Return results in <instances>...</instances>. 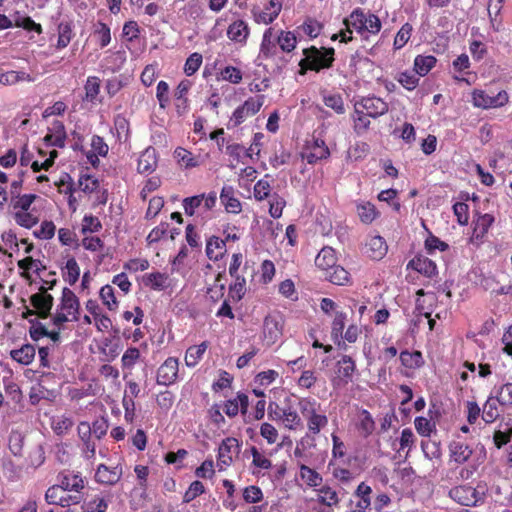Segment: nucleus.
I'll return each mask as SVG.
<instances>
[{
  "label": "nucleus",
  "instance_id": "17",
  "mask_svg": "<svg viewBox=\"0 0 512 512\" xmlns=\"http://www.w3.org/2000/svg\"><path fill=\"white\" fill-rule=\"evenodd\" d=\"M329 156L330 150L328 146L324 140L319 138L307 143L302 153L303 159L309 164H315L320 160L327 159Z\"/></svg>",
  "mask_w": 512,
  "mask_h": 512
},
{
  "label": "nucleus",
  "instance_id": "15",
  "mask_svg": "<svg viewBox=\"0 0 512 512\" xmlns=\"http://www.w3.org/2000/svg\"><path fill=\"white\" fill-rule=\"evenodd\" d=\"M494 220V217L489 213L476 216L472 222V233L469 238L470 243L475 246L482 244Z\"/></svg>",
  "mask_w": 512,
  "mask_h": 512
},
{
  "label": "nucleus",
  "instance_id": "18",
  "mask_svg": "<svg viewBox=\"0 0 512 512\" xmlns=\"http://www.w3.org/2000/svg\"><path fill=\"white\" fill-rule=\"evenodd\" d=\"M226 35L231 42L243 47L250 35L249 25L243 19H236L228 25Z\"/></svg>",
  "mask_w": 512,
  "mask_h": 512
},
{
  "label": "nucleus",
  "instance_id": "61",
  "mask_svg": "<svg viewBox=\"0 0 512 512\" xmlns=\"http://www.w3.org/2000/svg\"><path fill=\"white\" fill-rule=\"evenodd\" d=\"M73 426V420L65 415L54 417L52 420V429L57 435L67 433Z\"/></svg>",
  "mask_w": 512,
  "mask_h": 512
},
{
  "label": "nucleus",
  "instance_id": "41",
  "mask_svg": "<svg viewBox=\"0 0 512 512\" xmlns=\"http://www.w3.org/2000/svg\"><path fill=\"white\" fill-rule=\"evenodd\" d=\"M248 408V397L245 394H239L236 398L228 400L224 405V412L229 417H234L241 410L243 413Z\"/></svg>",
  "mask_w": 512,
  "mask_h": 512
},
{
  "label": "nucleus",
  "instance_id": "28",
  "mask_svg": "<svg viewBox=\"0 0 512 512\" xmlns=\"http://www.w3.org/2000/svg\"><path fill=\"white\" fill-rule=\"evenodd\" d=\"M192 87V82L188 79L180 81L174 92L175 106L178 114H184L188 111L189 101L187 94Z\"/></svg>",
  "mask_w": 512,
  "mask_h": 512
},
{
  "label": "nucleus",
  "instance_id": "51",
  "mask_svg": "<svg viewBox=\"0 0 512 512\" xmlns=\"http://www.w3.org/2000/svg\"><path fill=\"white\" fill-rule=\"evenodd\" d=\"M353 123H354V131L360 135L365 133L370 126V118H372L367 113H360V109L356 108L354 106V113H353Z\"/></svg>",
  "mask_w": 512,
  "mask_h": 512
},
{
  "label": "nucleus",
  "instance_id": "13",
  "mask_svg": "<svg viewBox=\"0 0 512 512\" xmlns=\"http://www.w3.org/2000/svg\"><path fill=\"white\" fill-rule=\"evenodd\" d=\"M85 309L87 313L91 314L93 324L98 332L106 333L112 328L113 322L111 318L103 311L96 300H87L85 302Z\"/></svg>",
  "mask_w": 512,
  "mask_h": 512
},
{
  "label": "nucleus",
  "instance_id": "48",
  "mask_svg": "<svg viewBox=\"0 0 512 512\" xmlns=\"http://www.w3.org/2000/svg\"><path fill=\"white\" fill-rule=\"evenodd\" d=\"M301 480L310 487H318L322 483V476L314 469L302 464L299 467Z\"/></svg>",
  "mask_w": 512,
  "mask_h": 512
},
{
  "label": "nucleus",
  "instance_id": "19",
  "mask_svg": "<svg viewBox=\"0 0 512 512\" xmlns=\"http://www.w3.org/2000/svg\"><path fill=\"white\" fill-rule=\"evenodd\" d=\"M239 448L238 440L235 438H226L222 441L218 449L217 466L220 470H225L233 462V457Z\"/></svg>",
  "mask_w": 512,
  "mask_h": 512
},
{
  "label": "nucleus",
  "instance_id": "46",
  "mask_svg": "<svg viewBox=\"0 0 512 512\" xmlns=\"http://www.w3.org/2000/svg\"><path fill=\"white\" fill-rule=\"evenodd\" d=\"M34 78L24 71H7L0 74V83L3 85H15L19 82H33Z\"/></svg>",
  "mask_w": 512,
  "mask_h": 512
},
{
  "label": "nucleus",
  "instance_id": "6",
  "mask_svg": "<svg viewBox=\"0 0 512 512\" xmlns=\"http://www.w3.org/2000/svg\"><path fill=\"white\" fill-rule=\"evenodd\" d=\"M305 58L302 59L299 63L302 73L306 70H315L319 71L323 68H328L334 58V49H317L312 47L310 49L304 50Z\"/></svg>",
  "mask_w": 512,
  "mask_h": 512
},
{
  "label": "nucleus",
  "instance_id": "57",
  "mask_svg": "<svg viewBox=\"0 0 512 512\" xmlns=\"http://www.w3.org/2000/svg\"><path fill=\"white\" fill-rule=\"evenodd\" d=\"M286 206L285 199L279 194H272L269 198V214L272 218L278 219L282 216L283 209Z\"/></svg>",
  "mask_w": 512,
  "mask_h": 512
},
{
  "label": "nucleus",
  "instance_id": "5",
  "mask_svg": "<svg viewBox=\"0 0 512 512\" xmlns=\"http://www.w3.org/2000/svg\"><path fill=\"white\" fill-rule=\"evenodd\" d=\"M217 196L215 192L199 194L184 198L182 206L187 216L204 218L205 214L216 205Z\"/></svg>",
  "mask_w": 512,
  "mask_h": 512
},
{
  "label": "nucleus",
  "instance_id": "55",
  "mask_svg": "<svg viewBox=\"0 0 512 512\" xmlns=\"http://www.w3.org/2000/svg\"><path fill=\"white\" fill-rule=\"evenodd\" d=\"M498 401L492 397L488 398L483 407L482 418L486 423L494 422L499 416Z\"/></svg>",
  "mask_w": 512,
  "mask_h": 512
},
{
  "label": "nucleus",
  "instance_id": "43",
  "mask_svg": "<svg viewBox=\"0 0 512 512\" xmlns=\"http://www.w3.org/2000/svg\"><path fill=\"white\" fill-rule=\"evenodd\" d=\"M226 252V244L219 237H211L206 244V255L210 260L217 261Z\"/></svg>",
  "mask_w": 512,
  "mask_h": 512
},
{
  "label": "nucleus",
  "instance_id": "45",
  "mask_svg": "<svg viewBox=\"0 0 512 512\" xmlns=\"http://www.w3.org/2000/svg\"><path fill=\"white\" fill-rule=\"evenodd\" d=\"M99 298L108 311L116 312L118 310L119 302L111 285H105L100 289Z\"/></svg>",
  "mask_w": 512,
  "mask_h": 512
},
{
  "label": "nucleus",
  "instance_id": "62",
  "mask_svg": "<svg viewBox=\"0 0 512 512\" xmlns=\"http://www.w3.org/2000/svg\"><path fill=\"white\" fill-rule=\"evenodd\" d=\"M94 36L101 48L108 46L111 42L110 28L102 22H99L94 30Z\"/></svg>",
  "mask_w": 512,
  "mask_h": 512
},
{
  "label": "nucleus",
  "instance_id": "47",
  "mask_svg": "<svg viewBox=\"0 0 512 512\" xmlns=\"http://www.w3.org/2000/svg\"><path fill=\"white\" fill-rule=\"evenodd\" d=\"M325 278L335 285H345L350 282L349 272L339 265L325 272Z\"/></svg>",
  "mask_w": 512,
  "mask_h": 512
},
{
  "label": "nucleus",
  "instance_id": "7",
  "mask_svg": "<svg viewBox=\"0 0 512 512\" xmlns=\"http://www.w3.org/2000/svg\"><path fill=\"white\" fill-rule=\"evenodd\" d=\"M356 371L355 361L348 355H343L335 365L334 376L331 383L334 389L344 388L353 379Z\"/></svg>",
  "mask_w": 512,
  "mask_h": 512
},
{
  "label": "nucleus",
  "instance_id": "34",
  "mask_svg": "<svg viewBox=\"0 0 512 512\" xmlns=\"http://www.w3.org/2000/svg\"><path fill=\"white\" fill-rule=\"evenodd\" d=\"M337 258L334 249L324 247L315 258V265L324 273L331 270L336 265Z\"/></svg>",
  "mask_w": 512,
  "mask_h": 512
},
{
  "label": "nucleus",
  "instance_id": "35",
  "mask_svg": "<svg viewBox=\"0 0 512 512\" xmlns=\"http://www.w3.org/2000/svg\"><path fill=\"white\" fill-rule=\"evenodd\" d=\"M409 266H411L415 271L427 277H432L437 274L436 264L424 256H417L413 258L410 261Z\"/></svg>",
  "mask_w": 512,
  "mask_h": 512
},
{
  "label": "nucleus",
  "instance_id": "60",
  "mask_svg": "<svg viewBox=\"0 0 512 512\" xmlns=\"http://www.w3.org/2000/svg\"><path fill=\"white\" fill-rule=\"evenodd\" d=\"M277 42L284 52H291L297 44L296 36L291 31H281L277 37Z\"/></svg>",
  "mask_w": 512,
  "mask_h": 512
},
{
  "label": "nucleus",
  "instance_id": "56",
  "mask_svg": "<svg viewBox=\"0 0 512 512\" xmlns=\"http://www.w3.org/2000/svg\"><path fill=\"white\" fill-rule=\"evenodd\" d=\"M274 29L268 28L264 31L260 45V53L264 57H269L274 53Z\"/></svg>",
  "mask_w": 512,
  "mask_h": 512
},
{
  "label": "nucleus",
  "instance_id": "1",
  "mask_svg": "<svg viewBox=\"0 0 512 512\" xmlns=\"http://www.w3.org/2000/svg\"><path fill=\"white\" fill-rule=\"evenodd\" d=\"M343 24L345 29L334 34L331 39L336 40L340 38L341 42H348L352 40L353 31L357 32L364 38H369L371 35H376L380 32L382 23L378 16L370 12H364L360 8L354 9L350 15L344 19Z\"/></svg>",
  "mask_w": 512,
  "mask_h": 512
},
{
  "label": "nucleus",
  "instance_id": "2",
  "mask_svg": "<svg viewBox=\"0 0 512 512\" xmlns=\"http://www.w3.org/2000/svg\"><path fill=\"white\" fill-rule=\"evenodd\" d=\"M38 198L36 194L29 193L11 199V215L17 225L31 229L39 222L40 213L32 206Z\"/></svg>",
  "mask_w": 512,
  "mask_h": 512
},
{
  "label": "nucleus",
  "instance_id": "26",
  "mask_svg": "<svg viewBox=\"0 0 512 512\" xmlns=\"http://www.w3.org/2000/svg\"><path fill=\"white\" fill-rule=\"evenodd\" d=\"M123 474L122 466L116 465L114 467H108L104 464L98 466L95 479L97 482L105 485L116 484Z\"/></svg>",
  "mask_w": 512,
  "mask_h": 512
},
{
  "label": "nucleus",
  "instance_id": "11",
  "mask_svg": "<svg viewBox=\"0 0 512 512\" xmlns=\"http://www.w3.org/2000/svg\"><path fill=\"white\" fill-rule=\"evenodd\" d=\"M67 490L53 485L45 493V500L48 504L59 505L61 507H70L81 502L82 497L79 494H67Z\"/></svg>",
  "mask_w": 512,
  "mask_h": 512
},
{
  "label": "nucleus",
  "instance_id": "49",
  "mask_svg": "<svg viewBox=\"0 0 512 512\" xmlns=\"http://www.w3.org/2000/svg\"><path fill=\"white\" fill-rule=\"evenodd\" d=\"M91 150L93 152V155H89L88 159L93 165H95V163L98 162L97 156H106L109 147L102 137L94 135L91 138Z\"/></svg>",
  "mask_w": 512,
  "mask_h": 512
},
{
  "label": "nucleus",
  "instance_id": "10",
  "mask_svg": "<svg viewBox=\"0 0 512 512\" xmlns=\"http://www.w3.org/2000/svg\"><path fill=\"white\" fill-rule=\"evenodd\" d=\"M283 6V0H269L263 5L254 6L252 16L257 24L269 25L280 14Z\"/></svg>",
  "mask_w": 512,
  "mask_h": 512
},
{
  "label": "nucleus",
  "instance_id": "40",
  "mask_svg": "<svg viewBox=\"0 0 512 512\" xmlns=\"http://www.w3.org/2000/svg\"><path fill=\"white\" fill-rule=\"evenodd\" d=\"M437 59L432 55H418L414 59L415 73L423 77L427 75L436 65Z\"/></svg>",
  "mask_w": 512,
  "mask_h": 512
},
{
  "label": "nucleus",
  "instance_id": "54",
  "mask_svg": "<svg viewBox=\"0 0 512 512\" xmlns=\"http://www.w3.org/2000/svg\"><path fill=\"white\" fill-rule=\"evenodd\" d=\"M79 276L80 268L77 261L74 258L68 259L63 269V277L65 281L70 285H73L78 281Z\"/></svg>",
  "mask_w": 512,
  "mask_h": 512
},
{
  "label": "nucleus",
  "instance_id": "14",
  "mask_svg": "<svg viewBox=\"0 0 512 512\" xmlns=\"http://www.w3.org/2000/svg\"><path fill=\"white\" fill-rule=\"evenodd\" d=\"M179 373V360L168 357L157 369L156 382L158 385L170 386L177 381Z\"/></svg>",
  "mask_w": 512,
  "mask_h": 512
},
{
  "label": "nucleus",
  "instance_id": "12",
  "mask_svg": "<svg viewBox=\"0 0 512 512\" xmlns=\"http://www.w3.org/2000/svg\"><path fill=\"white\" fill-rule=\"evenodd\" d=\"M284 327V319L279 314H270L263 323V339L266 345L271 346L280 340Z\"/></svg>",
  "mask_w": 512,
  "mask_h": 512
},
{
  "label": "nucleus",
  "instance_id": "22",
  "mask_svg": "<svg viewBox=\"0 0 512 512\" xmlns=\"http://www.w3.org/2000/svg\"><path fill=\"white\" fill-rule=\"evenodd\" d=\"M30 303L39 317L46 318L52 309L53 297L46 289H40L30 297Z\"/></svg>",
  "mask_w": 512,
  "mask_h": 512
},
{
  "label": "nucleus",
  "instance_id": "25",
  "mask_svg": "<svg viewBox=\"0 0 512 512\" xmlns=\"http://www.w3.org/2000/svg\"><path fill=\"white\" fill-rule=\"evenodd\" d=\"M58 486L70 492L79 493L85 486V481L80 473L65 471L58 475Z\"/></svg>",
  "mask_w": 512,
  "mask_h": 512
},
{
  "label": "nucleus",
  "instance_id": "58",
  "mask_svg": "<svg viewBox=\"0 0 512 512\" xmlns=\"http://www.w3.org/2000/svg\"><path fill=\"white\" fill-rule=\"evenodd\" d=\"M174 156L185 168L197 167L200 164L191 152L182 147L175 149Z\"/></svg>",
  "mask_w": 512,
  "mask_h": 512
},
{
  "label": "nucleus",
  "instance_id": "21",
  "mask_svg": "<svg viewBox=\"0 0 512 512\" xmlns=\"http://www.w3.org/2000/svg\"><path fill=\"white\" fill-rule=\"evenodd\" d=\"M220 202L225 211L230 214H240L242 211V203L238 197V191L230 186L224 185L220 192Z\"/></svg>",
  "mask_w": 512,
  "mask_h": 512
},
{
  "label": "nucleus",
  "instance_id": "31",
  "mask_svg": "<svg viewBox=\"0 0 512 512\" xmlns=\"http://www.w3.org/2000/svg\"><path fill=\"white\" fill-rule=\"evenodd\" d=\"M276 419L280 420L288 430H297L302 425L301 417L290 406L280 409V414L276 413Z\"/></svg>",
  "mask_w": 512,
  "mask_h": 512
},
{
  "label": "nucleus",
  "instance_id": "3",
  "mask_svg": "<svg viewBox=\"0 0 512 512\" xmlns=\"http://www.w3.org/2000/svg\"><path fill=\"white\" fill-rule=\"evenodd\" d=\"M80 317V302L76 294L69 288L62 290L61 297L52 314V323L55 327L63 329L66 323L76 322Z\"/></svg>",
  "mask_w": 512,
  "mask_h": 512
},
{
  "label": "nucleus",
  "instance_id": "53",
  "mask_svg": "<svg viewBox=\"0 0 512 512\" xmlns=\"http://www.w3.org/2000/svg\"><path fill=\"white\" fill-rule=\"evenodd\" d=\"M100 79L96 76H89L84 85L85 97L88 102H94L100 93Z\"/></svg>",
  "mask_w": 512,
  "mask_h": 512
},
{
  "label": "nucleus",
  "instance_id": "63",
  "mask_svg": "<svg viewBox=\"0 0 512 512\" xmlns=\"http://www.w3.org/2000/svg\"><path fill=\"white\" fill-rule=\"evenodd\" d=\"M203 62V57L200 53L194 52L187 59L184 64V73L187 76H192L195 74L199 68L201 67Z\"/></svg>",
  "mask_w": 512,
  "mask_h": 512
},
{
  "label": "nucleus",
  "instance_id": "39",
  "mask_svg": "<svg viewBox=\"0 0 512 512\" xmlns=\"http://www.w3.org/2000/svg\"><path fill=\"white\" fill-rule=\"evenodd\" d=\"M251 456H252V473L253 475L260 474L263 470H269L272 467L271 460L264 455L262 452H260L256 447H251L250 449Z\"/></svg>",
  "mask_w": 512,
  "mask_h": 512
},
{
  "label": "nucleus",
  "instance_id": "20",
  "mask_svg": "<svg viewBox=\"0 0 512 512\" xmlns=\"http://www.w3.org/2000/svg\"><path fill=\"white\" fill-rule=\"evenodd\" d=\"M355 107L360 109V113H367L372 118H377L388 111V105L381 98L366 97L355 103Z\"/></svg>",
  "mask_w": 512,
  "mask_h": 512
},
{
  "label": "nucleus",
  "instance_id": "27",
  "mask_svg": "<svg viewBox=\"0 0 512 512\" xmlns=\"http://www.w3.org/2000/svg\"><path fill=\"white\" fill-rule=\"evenodd\" d=\"M158 165L156 150L152 147L146 148L138 158L137 170L142 174H151Z\"/></svg>",
  "mask_w": 512,
  "mask_h": 512
},
{
  "label": "nucleus",
  "instance_id": "64",
  "mask_svg": "<svg viewBox=\"0 0 512 512\" xmlns=\"http://www.w3.org/2000/svg\"><path fill=\"white\" fill-rule=\"evenodd\" d=\"M496 399L503 407H512V383L503 384L496 392Z\"/></svg>",
  "mask_w": 512,
  "mask_h": 512
},
{
  "label": "nucleus",
  "instance_id": "33",
  "mask_svg": "<svg viewBox=\"0 0 512 512\" xmlns=\"http://www.w3.org/2000/svg\"><path fill=\"white\" fill-rule=\"evenodd\" d=\"M38 154L39 158L32 161L31 163V168L34 172H38L40 170H48L54 164L55 159L58 157V151L56 149L49 151L39 149Z\"/></svg>",
  "mask_w": 512,
  "mask_h": 512
},
{
  "label": "nucleus",
  "instance_id": "42",
  "mask_svg": "<svg viewBox=\"0 0 512 512\" xmlns=\"http://www.w3.org/2000/svg\"><path fill=\"white\" fill-rule=\"evenodd\" d=\"M35 348L33 345L25 344L19 349H14L10 352V356L13 360L22 365H29L32 363L35 357Z\"/></svg>",
  "mask_w": 512,
  "mask_h": 512
},
{
  "label": "nucleus",
  "instance_id": "38",
  "mask_svg": "<svg viewBox=\"0 0 512 512\" xmlns=\"http://www.w3.org/2000/svg\"><path fill=\"white\" fill-rule=\"evenodd\" d=\"M505 0H488L487 11L491 27L494 31H499L502 26L500 13Z\"/></svg>",
  "mask_w": 512,
  "mask_h": 512
},
{
  "label": "nucleus",
  "instance_id": "24",
  "mask_svg": "<svg viewBox=\"0 0 512 512\" xmlns=\"http://www.w3.org/2000/svg\"><path fill=\"white\" fill-rule=\"evenodd\" d=\"M315 494V501L324 507L322 512H331V510L337 507L340 502L338 492L327 485L316 489Z\"/></svg>",
  "mask_w": 512,
  "mask_h": 512
},
{
  "label": "nucleus",
  "instance_id": "8",
  "mask_svg": "<svg viewBox=\"0 0 512 512\" xmlns=\"http://www.w3.org/2000/svg\"><path fill=\"white\" fill-rule=\"evenodd\" d=\"M471 95L473 106L480 109L500 108L509 102V95L505 90L499 91L495 96H490L484 90L475 89Z\"/></svg>",
  "mask_w": 512,
  "mask_h": 512
},
{
  "label": "nucleus",
  "instance_id": "52",
  "mask_svg": "<svg viewBox=\"0 0 512 512\" xmlns=\"http://www.w3.org/2000/svg\"><path fill=\"white\" fill-rule=\"evenodd\" d=\"M400 361L403 366L409 369L419 368L423 364L422 354L418 351H402L400 353Z\"/></svg>",
  "mask_w": 512,
  "mask_h": 512
},
{
  "label": "nucleus",
  "instance_id": "44",
  "mask_svg": "<svg viewBox=\"0 0 512 512\" xmlns=\"http://www.w3.org/2000/svg\"><path fill=\"white\" fill-rule=\"evenodd\" d=\"M356 208L360 220L365 224L372 223L379 215L375 205L368 201H360Z\"/></svg>",
  "mask_w": 512,
  "mask_h": 512
},
{
  "label": "nucleus",
  "instance_id": "29",
  "mask_svg": "<svg viewBox=\"0 0 512 512\" xmlns=\"http://www.w3.org/2000/svg\"><path fill=\"white\" fill-rule=\"evenodd\" d=\"M387 250L388 246L383 237L375 235L367 240L366 253L370 258L380 260L386 255Z\"/></svg>",
  "mask_w": 512,
  "mask_h": 512
},
{
  "label": "nucleus",
  "instance_id": "4",
  "mask_svg": "<svg viewBox=\"0 0 512 512\" xmlns=\"http://www.w3.org/2000/svg\"><path fill=\"white\" fill-rule=\"evenodd\" d=\"M298 407L306 420L309 432L312 434H319L328 424V417L322 409L321 404L316 399L311 397L300 398Z\"/></svg>",
  "mask_w": 512,
  "mask_h": 512
},
{
  "label": "nucleus",
  "instance_id": "32",
  "mask_svg": "<svg viewBox=\"0 0 512 512\" xmlns=\"http://www.w3.org/2000/svg\"><path fill=\"white\" fill-rule=\"evenodd\" d=\"M347 314L343 311H336L331 322V339L339 347L343 342V332L346 326Z\"/></svg>",
  "mask_w": 512,
  "mask_h": 512
},
{
  "label": "nucleus",
  "instance_id": "59",
  "mask_svg": "<svg viewBox=\"0 0 512 512\" xmlns=\"http://www.w3.org/2000/svg\"><path fill=\"white\" fill-rule=\"evenodd\" d=\"M18 267L22 271V275L27 278L31 272L38 273L43 268L41 262L32 257L19 260Z\"/></svg>",
  "mask_w": 512,
  "mask_h": 512
},
{
  "label": "nucleus",
  "instance_id": "9",
  "mask_svg": "<svg viewBox=\"0 0 512 512\" xmlns=\"http://www.w3.org/2000/svg\"><path fill=\"white\" fill-rule=\"evenodd\" d=\"M264 103L263 96L248 98L241 106L237 107L230 117V123L233 127L242 124L247 118L254 116L259 112Z\"/></svg>",
  "mask_w": 512,
  "mask_h": 512
},
{
  "label": "nucleus",
  "instance_id": "36",
  "mask_svg": "<svg viewBox=\"0 0 512 512\" xmlns=\"http://www.w3.org/2000/svg\"><path fill=\"white\" fill-rule=\"evenodd\" d=\"M207 348L208 343L206 341L199 345L190 346L185 352V365L189 368L195 367L203 358Z\"/></svg>",
  "mask_w": 512,
  "mask_h": 512
},
{
  "label": "nucleus",
  "instance_id": "16",
  "mask_svg": "<svg viewBox=\"0 0 512 512\" xmlns=\"http://www.w3.org/2000/svg\"><path fill=\"white\" fill-rule=\"evenodd\" d=\"M449 495L455 502L463 506H475L482 500V495L475 488L468 485L452 488Z\"/></svg>",
  "mask_w": 512,
  "mask_h": 512
},
{
  "label": "nucleus",
  "instance_id": "30",
  "mask_svg": "<svg viewBox=\"0 0 512 512\" xmlns=\"http://www.w3.org/2000/svg\"><path fill=\"white\" fill-rule=\"evenodd\" d=\"M143 283L152 290L163 291L170 287L171 279L165 273L152 272L144 275Z\"/></svg>",
  "mask_w": 512,
  "mask_h": 512
},
{
  "label": "nucleus",
  "instance_id": "37",
  "mask_svg": "<svg viewBox=\"0 0 512 512\" xmlns=\"http://www.w3.org/2000/svg\"><path fill=\"white\" fill-rule=\"evenodd\" d=\"M450 458L457 464L465 463L471 456L472 450L465 443L454 441L449 445Z\"/></svg>",
  "mask_w": 512,
  "mask_h": 512
},
{
  "label": "nucleus",
  "instance_id": "50",
  "mask_svg": "<svg viewBox=\"0 0 512 512\" xmlns=\"http://www.w3.org/2000/svg\"><path fill=\"white\" fill-rule=\"evenodd\" d=\"M357 428L360 434L367 437L372 434L375 429V422L371 414L367 410H362L358 415Z\"/></svg>",
  "mask_w": 512,
  "mask_h": 512
},
{
  "label": "nucleus",
  "instance_id": "23",
  "mask_svg": "<svg viewBox=\"0 0 512 512\" xmlns=\"http://www.w3.org/2000/svg\"><path fill=\"white\" fill-rule=\"evenodd\" d=\"M66 129L61 121H54L48 128L44 142L48 147L63 148L66 145Z\"/></svg>",
  "mask_w": 512,
  "mask_h": 512
}]
</instances>
